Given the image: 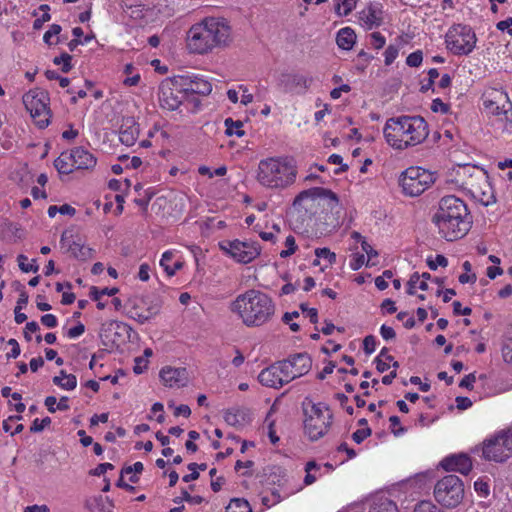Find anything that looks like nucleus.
<instances>
[{
  "instance_id": "nucleus-6",
  "label": "nucleus",
  "mask_w": 512,
  "mask_h": 512,
  "mask_svg": "<svg viewBox=\"0 0 512 512\" xmlns=\"http://www.w3.org/2000/svg\"><path fill=\"white\" fill-rule=\"evenodd\" d=\"M303 410L306 416L304 420L305 434L311 441H316L323 437L332 424V413L329 407L323 403H313L305 399Z\"/></svg>"
},
{
  "instance_id": "nucleus-46",
  "label": "nucleus",
  "mask_w": 512,
  "mask_h": 512,
  "mask_svg": "<svg viewBox=\"0 0 512 512\" xmlns=\"http://www.w3.org/2000/svg\"><path fill=\"white\" fill-rule=\"evenodd\" d=\"M427 265L431 270H436L438 266L446 267L448 265V260L445 256L438 254L435 260L428 258Z\"/></svg>"
},
{
  "instance_id": "nucleus-55",
  "label": "nucleus",
  "mask_w": 512,
  "mask_h": 512,
  "mask_svg": "<svg viewBox=\"0 0 512 512\" xmlns=\"http://www.w3.org/2000/svg\"><path fill=\"white\" fill-rule=\"evenodd\" d=\"M476 381V376L474 373H470L468 375H466L459 383V386L462 387V388H466V389H469V390H472L473 389V384L475 383Z\"/></svg>"
},
{
  "instance_id": "nucleus-26",
  "label": "nucleus",
  "mask_w": 512,
  "mask_h": 512,
  "mask_svg": "<svg viewBox=\"0 0 512 512\" xmlns=\"http://www.w3.org/2000/svg\"><path fill=\"white\" fill-rule=\"evenodd\" d=\"M183 80H185L184 82L187 96L189 94H199L205 96L210 94L212 91L211 83L197 76H183Z\"/></svg>"
},
{
  "instance_id": "nucleus-41",
  "label": "nucleus",
  "mask_w": 512,
  "mask_h": 512,
  "mask_svg": "<svg viewBox=\"0 0 512 512\" xmlns=\"http://www.w3.org/2000/svg\"><path fill=\"white\" fill-rule=\"evenodd\" d=\"M50 424H51L50 417H45L42 420H39L38 418H36L32 422V425L30 426V432L39 433V432L43 431L46 427H48Z\"/></svg>"
},
{
  "instance_id": "nucleus-42",
  "label": "nucleus",
  "mask_w": 512,
  "mask_h": 512,
  "mask_svg": "<svg viewBox=\"0 0 512 512\" xmlns=\"http://www.w3.org/2000/svg\"><path fill=\"white\" fill-rule=\"evenodd\" d=\"M356 6V0H341L338 4L337 12L340 15H348Z\"/></svg>"
},
{
  "instance_id": "nucleus-21",
  "label": "nucleus",
  "mask_w": 512,
  "mask_h": 512,
  "mask_svg": "<svg viewBox=\"0 0 512 512\" xmlns=\"http://www.w3.org/2000/svg\"><path fill=\"white\" fill-rule=\"evenodd\" d=\"M160 378L168 387H183L187 384L188 374L185 368L164 367L160 371Z\"/></svg>"
},
{
  "instance_id": "nucleus-15",
  "label": "nucleus",
  "mask_w": 512,
  "mask_h": 512,
  "mask_svg": "<svg viewBox=\"0 0 512 512\" xmlns=\"http://www.w3.org/2000/svg\"><path fill=\"white\" fill-rule=\"evenodd\" d=\"M319 198H327L335 204L338 203V196L331 190L314 187L300 192L293 201L295 209L312 210L315 207V201Z\"/></svg>"
},
{
  "instance_id": "nucleus-23",
  "label": "nucleus",
  "mask_w": 512,
  "mask_h": 512,
  "mask_svg": "<svg viewBox=\"0 0 512 512\" xmlns=\"http://www.w3.org/2000/svg\"><path fill=\"white\" fill-rule=\"evenodd\" d=\"M476 171L480 173H487L484 169L475 165L460 166L456 173V182L460 183V185L464 189H467L469 191L470 189H472V184H478V180L475 176L477 175Z\"/></svg>"
},
{
  "instance_id": "nucleus-56",
  "label": "nucleus",
  "mask_w": 512,
  "mask_h": 512,
  "mask_svg": "<svg viewBox=\"0 0 512 512\" xmlns=\"http://www.w3.org/2000/svg\"><path fill=\"white\" fill-rule=\"evenodd\" d=\"M114 466L111 463H101L95 469L90 471V474L93 476H101L107 470H112Z\"/></svg>"
},
{
  "instance_id": "nucleus-13",
  "label": "nucleus",
  "mask_w": 512,
  "mask_h": 512,
  "mask_svg": "<svg viewBox=\"0 0 512 512\" xmlns=\"http://www.w3.org/2000/svg\"><path fill=\"white\" fill-rule=\"evenodd\" d=\"M219 248L239 263H250L260 255L261 247L257 242L223 240Z\"/></svg>"
},
{
  "instance_id": "nucleus-28",
  "label": "nucleus",
  "mask_w": 512,
  "mask_h": 512,
  "mask_svg": "<svg viewBox=\"0 0 512 512\" xmlns=\"http://www.w3.org/2000/svg\"><path fill=\"white\" fill-rule=\"evenodd\" d=\"M139 136V127L132 118L123 121L119 130V139L122 144L132 146Z\"/></svg>"
},
{
  "instance_id": "nucleus-35",
  "label": "nucleus",
  "mask_w": 512,
  "mask_h": 512,
  "mask_svg": "<svg viewBox=\"0 0 512 512\" xmlns=\"http://www.w3.org/2000/svg\"><path fill=\"white\" fill-rule=\"evenodd\" d=\"M53 383L64 390H73L77 386V379L73 374H70L65 380H62L60 376H55L53 377Z\"/></svg>"
},
{
  "instance_id": "nucleus-5",
  "label": "nucleus",
  "mask_w": 512,
  "mask_h": 512,
  "mask_svg": "<svg viewBox=\"0 0 512 512\" xmlns=\"http://www.w3.org/2000/svg\"><path fill=\"white\" fill-rule=\"evenodd\" d=\"M296 177V167L292 159L269 158L258 165L257 180L269 188H283L292 184Z\"/></svg>"
},
{
  "instance_id": "nucleus-17",
  "label": "nucleus",
  "mask_w": 512,
  "mask_h": 512,
  "mask_svg": "<svg viewBox=\"0 0 512 512\" xmlns=\"http://www.w3.org/2000/svg\"><path fill=\"white\" fill-rule=\"evenodd\" d=\"M128 326L119 321H108L102 324L100 329V338L107 347H118L125 342L128 335Z\"/></svg>"
},
{
  "instance_id": "nucleus-18",
  "label": "nucleus",
  "mask_w": 512,
  "mask_h": 512,
  "mask_svg": "<svg viewBox=\"0 0 512 512\" xmlns=\"http://www.w3.org/2000/svg\"><path fill=\"white\" fill-rule=\"evenodd\" d=\"M284 379V369L280 361L263 369L258 375V380L262 385L275 389L281 388L283 385L289 383L284 381Z\"/></svg>"
},
{
  "instance_id": "nucleus-61",
  "label": "nucleus",
  "mask_w": 512,
  "mask_h": 512,
  "mask_svg": "<svg viewBox=\"0 0 512 512\" xmlns=\"http://www.w3.org/2000/svg\"><path fill=\"white\" fill-rule=\"evenodd\" d=\"M85 332V326L82 323H78L75 327H72L68 330L67 336L69 338H76L82 335Z\"/></svg>"
},
{
  "instance_id": "nucleus-60",
  "label": "nucleus",
  "mask_w": 512,
  "mask_h": 512,
  "mask_svg": "<svg viewBox=\"0 0 512 512\" xmlns=\"http://www.w3.org/2000/svg\"><path fill=\"white\" fill-rule=\"evenodd\" d=\"M380 334L385 340H392L396 337L394 329L387 325H382L380 328Z\"/></svg>"
},
{
  "instance_id": "nucleus-50",
  "label": "nucleus",
  "mask_w": 512,
  "mask_h": 512,
  "mask_svg": "<svg viewBox=\"0 0 512 512\" xmlns=\"http://www.w3.org/2000/svg\"><path fill=\"white\" fill-rule=\"evenodd\" d=\"M372 433V430L370 428H364V429H358L352 434L353 440L360 444L363 442L367 437H369Z\"/></svg>"
},
{
  "instance_id": "nucleus-3",
  "label": "nucleus",
  "mask_w": 512,
  "mask_h": 512,
  "mask_svg": "<svg viewBox=\"0 0 512 512\" xmlns=\"http://www.w3.org/2000/svg\"><path fill=\"white\" fill-rule=\"evenodd\" d=\"M231 310L237 313L247 327H260L273 318L276 306L269 295L251 289L236 297Z\"/></svg>"
},
{
  "instance_id": "nucleus-24",
  "label": "nucleus",
  "mask_w": 512,
  "mask_h": 512,
  "mask_svg": "<svg viewBox=\"0 0 512 512\" xmlns=\"http://www.w3.org/2000/svg\"><path fill=\"white\" fill-rule=\"evenodd\" d=\"M485 109L492 115L507 114L512 108V104L508 100L507 94L499 92L496 93L494 99H486L484 101Z\"/></svg>"
},
{
  "instance_id": "nucleus-53",
  "label": "nucleus",
  "mask_w": 512,
  "mask_h": 512,
  "mask_svg": "<svg viewBox=\"0 0 512 512\" xmlns=\"http://www.w3.org/2000/svg\"><path fill=\"white\" fill-rule=\"evenodd\" d=\"M431 110L433 112H441L446 114L449 111V105L442 102L441 99L436 98L432 101Z\"/></svg>"
},
{
  "instance_id": "nucleus-12",
  "label": "nucleus",
  "mask_w": 512,
  "mask_h": 512,
  "mask_svg": "<svg viewBox=\"0 0 512 512\" xmlns=\"http://www.w3.org/2000/svg\"><path fill=\"white\" fill-rule=\"evenodd\" d=\"M22 100L26 110L34 119L36 125L41 129L47 127L50 117L48 94L38 89L30 90L23 95Z\"/></svg>"
},
{
  "instance_id": "nucleus-36",
  "label": "nucleus",
  "mask_w": 512,
  "mask_h": 512,
  "mask_svg": "<svg viewBox=\"0 0 512 512\" xmlns=\"http://www.w3.org/2000/svg\"><path fill=\"white\" fill-rule=\"evenodd\" d=\"M369 512H397V507L392 501L385 499L375 503Z\"/></svg>"
},
{
  "instance_id": "nucleus-58",
  "label": "nucleus",
  "mask_w": 512,
  "mask_h": 512,
  "mask_svg": "<svg viewBox=\"0 0 512 512\" xmlns=\"http://www.w3.org/2000/svg\"><path fill=\"white\" fill-rule=\"evenodd\" d=\"M41 323L48 327V328H54L57 326V318L53 314H45L41 317Z\"/></svg>"
},
{
  "instance_id": "nucleus-9",
  "label": "nucleus",
  "mask_w": 512,
  "mask_h": 512,
  "mask_svg": "<svg viewBox=\"0 0 512 512\" xmlns=\"http://www.w3.org/2000/svg\"><path fill=\"white\" fill-rule=\"evenodd\" d=\"M435 182L434 174L421 167H409L402 172L399 183L403 193L415 197L421 195Z\"/></svg>"
},
{
  "instance_id": "nucleus-64",
  "label": "nucleus",
  "mask_w": 512,
  "mask_h": 512,
  "mask_svg": "<svg viewBox=\"0 0 512 512\" xmlns=\"http://www.w3.org/2000/svg\"><path fill=\"white\" fill-rule=\"evenodd\" d=\"M61 59L63 60V65L61 67V70L63 73H68L71 69H72V64H71V60H72V56L66 52H63L61 54Z\"/></svg>"
},
{
  "instance_id": "nucleus-11",
  "label": "nucleus",
  "mask_w": 512,
  "mask_h": 512,
  "mask_svg": "<svg viewBox=\"0 0 512 512\" xmlns=\"http://www.w3.org/2000/svg\"><path fill=\"white\" fill-rule=\"evenodd\" d=\"M477 38L473 30L466 25H455L445 36L447 48L455 55H468L475 48Z\"/></svg>"
},
{
  "instance_id": "nucleus-57",
  "label": "nucleus",
  "mask_w": 512,
  "mask_h": 512,
  "mask_svg": "<svg viewBox=\"0 0 512 512\" xmlns=\"http://www.w3.org/2000/svg\"><path fill=\"white\" fill-rule=\"evenodd\" d=\"M452 305H453V313L455 315L468 316L472 313L471 308H469V307L463 308L459 301H454Z\"/></svg>"
},
{
  "instance_id": "nucleus-43",
  "label": "nucleus",
  "mask_w": 512,
  "mask_h": 512,
  "mask_svg": "<svg viewBox=\"0 0 512 512\" xmlns=\"http://www.w3.org/2000/svg\"><path fill=\"white\" fill-rule=\"evenodd\" d=\"M18 266L22 272H34L36 273L39 270L38 265H26L27 257L23 254L18 255L17 257Z\"/></svg>"
},
{
  "instance_id": "nucleus-45",
  "label": "nucleus",
  "mask_w": 512,
  "mask_h": 512,
  "mask_svg": "<svg viewBox=\"0 0 512 512\" xmlns=\"http://www.w3.org/2000/svg\"><path fill=\"white\" fill-rule=\"evenodd\" d=\"M422 60V51L418 50L408 55V57L406 58V64L410 67H418L421 65Z\"/></svg>"
},
{
  "instance_id": "nucleus-14",
  "label": "nucleus",
  "mask_w": 512,
  "mask_h": 512,
  "mask_svg": "<svg viewBox=\"0 0 512 512\" xmlns=\"http://www.w3.org/2000/svg\"><path fill=\"white\" fill-rule=\"evenodd\" d=\"M284 369V381L292 380L307 374L312 367V359L306 352L296 353L288 359L280 361Z\"/></svg>"
},
{
  "instance_id": "nucleus-7",
  "label": "nucleus",
  "mask_w": 512,
  "mask_h": 512,
  "mask_svg": "<svg viewBox=\"0 0 512 512\" xmlns=\"http://www.w3.org/2000/svg\"><path fill=\"white\" fill-rule=\"evenodd\" d=\"M512 456V427L503 429L484 440L482 457L487 461L503 463Z\"/></svg>"
},
{
  "instance_id": "nucleus-59",
  "label": "nucleus",
  "mask_w": 512,
  "mask_h": 512,
  "mask_svg": "<svg viewBox=\"0 0 512 512\" xmlns=\"http://www.w3.org/2000/svg\"><path fill=\"white\" fill-rule=\"evenodd\" d=\"M144 469V466L141 462H136L132 466L124 467L121 470V474H131V473H141Z\"/></svg>"
},
{
  "instance_id": "nucleus-30",
  "label": "nucleus",
  "mask_w": 512,
  "mask_h": 512,
  "mask_svg": "<svg viewBox=\"0 0 512 512\" xmlns=\"http://www.w3.org/2000/svg\"><path fill=\"white\" fill-rule=\"evenodd\" d=\"M356 41V34L350 27L342 28L338 31L336 42L339 48L350 50Z\"/></svg>"
},
{
  "instance_id": "nucleus-29",
  "label": "nucleus",
  "mask_w": 512,
  "mask_h": 512,
  "mask_svg": "<svg viewBox=\"0 0 512 512\" xmlns=\"http://www.w3.org/2000/svg\"><path fill=\"white\" fill-rule=\"evenodd\" d=\"M85 508L90 512H112L114 503L109 497L97 495L86 499Z\"/></svg>"
},
{
  "instance_id": "nucleus-49",
  "label": "nucleus",
  "mask_w": 512,
  "mask_h": 512,
  "mask_svg": "<svg viewBox=\"0 0 512 512\" xmlns=\"http://www.w3.org/2000/svg\"><path fill=\"white\" fill-rule=\"evenodd\" d=\"M376 338L373 335H368L363 340V350L366 354H371L375 351Z\"/></svg>"
},
{
  "instance_id": "nucleus-62",
  "label": "nucleus",
  "mask_w": 512,
  "mask_h": 512,
  "mask_svg": "<svg viewBox=\"0 0 512 512\" xmlns=\"http://www.w3.org/2000/svg\"><path fill=\"white\" fill-rule=\"evenodd\" d=\"M183 499L191 504L198 505L204 501V498L199 495L192 496L186 490L182 491Z\"/></svg>"
},
{
  "instance_id": "nucleus-16",
  "label": "nucleus",
  "mask_w": 512,
  "mask_h": 512,
  "mask_svg": "<svg viewBox=\"0 0 512 512\" xmlns=\"http://www.w3.org/2000/svg\"><path fill=\"white\" fill-rule=\"evenodd\" d=\"M126 308L128 317L140 324L149 321L160 311V305L158 303L148 304L142 298L130 299L126 304Z\"/></svg>"
},
{
  "instance_id": "nucleus-4",
  "label": "nucleus",
  "mask_w": 512,
  "mask_h": 512,
  "mask_svg": "<svg viewBox=\"0 0 512 512\" xmlns=\"http://www.w3.org/2000/svg\"><path fill=\"white\" fill-rule=\"evenodd\" d=\"M387 143L399 150L422 143L428 136V125L421 116L389 118L383 129Z\"/></svg>"
},
{
  "instance_id": "nucleus-22",
  "label": "nucleus",
  "mask_w": 512,
  "mask_h": 512,
  "mask_svg": "<svg viewBox=\"0 0 512 512\" xmlns=\"http://www.w3.org/2000/svg\"><path fill=\"white\" fill-rule=\"evenodd\" d=\"M441 466L446 471H457L467 475L472 469V461L466 454L451 455L441 461Z\"/></svg>"
},
{
  "instance_id": "nucleus-48",
  "label": "nucleus",
  "mask_w": 512,
  "mask_h": 512,
  "mask_svg": "<svg viewBox=\"0 0 512 512\" xmlns=\"http://www.w3.org/2000/svg\"><path fill=\"white\" fill-rule=\"evenodd\" d=\"M366 22L371 26H379L381 23V17L379 16V12L376 9L370 7L366 15Z\"/></svg>"
},
{
  "instance_id": "nucleus-40",
  "label": "nucleus",
  "mask_w": 512,
  "mask_h": 512,
  "mask_svg": "<svg viewBox=\"0 0 512 512\" xmlns=\"http://www.w3.org/2000/svg\"><path fill=\"white\" fill-rule=\"evenodd\" d=\"M62 28L60 25L58 24H52L50 29L48 31L45 32L44 36H43V40L46 44L48 45H53V44H58L59 43V38L56 40L55 43H53L51 41V38L53 36H57L60 34Z\"/></svg>"
},
{
  "instance_id": "nucleus-39",
  "label": "nucleus",
  "mask_w": 512,
  "mask_h": 512,
  "mask_svg": "<svg viewBox=\"0 0 512 512\" xmlns=\"http://www.w3.org/2000/svg\"><path fill=\"white\" fill-rule=\"evenodd\" d=\"M285 246L287 247L286 250H282L280 252V257L287 258L294 254L297 250V245L295 238L292 235H289L285 240Z\"/></svg>"
},
{
  "instance_id": "nucleus-31",
  "label": "nucleus",
  "mask_w": 512,
  "mask_h": 512,
  "mask_svg": "<svg viewBox=\"0 0 512 512\" xmlns=\"http://www.w3.org/2000/svg\"><path fill=\"white\" fill-rule=\"evenodd\" d=\"M54 167L60 174H70L74 169L71 152H63L54 161Z\"/></svg>"
},
{
  "instance_id": "nucleus-8",
  "label": "nucleus",
  "mask_w": 512,
  "mask_h": 512,
  "mask_svg": "<svg viewBox=\"0 0 512 512\" xmlns=\"http://www.w3.org/2000/svg\"><path fill=\"white\" fill-rule=\"evenodd\" d=\"M436 501L446 508L457 507L464 498V484L456 475H447L434 487Z\"/></svg>"
},
{
  "instance_id": "nucleus-32",
  "label": "nucleus",
  "mask_w": 512,
  "mask_h": 512,
  "mask_svg": "<svg viewBox=\"0 0 512 512\" xmlns=\"http://www.w3.org/2000/svg\"><path fill=\"white\" fill-rule=\"evenodd\" d=\"M69 251L72 253V255L81 261H86L88 259H91L94 254V250L90 247L85 246L84 244H81L79 242L74 241L69 246Z\"/></svg>"
},
{
  "instance_id": "nucleus-10",
  "label": "nucleus",
  "mask_w": 512,
  "mask_h": 512,
  "mask_svg": "<svg viewBox=\"0 0 512 512\" xmlns=\"http://www.w3.org/2000/svg\"><path fill=\"white\" fill-rule=\"evenodd\" d=\"M183 76L178 75L164 79L158 89L159 104L169 111L177 110L187 97Z\"/></svg>"
},
{
  "instance_id": "nucleus-38",
  "label": "nucleus",
  "mask_w": 512,
  "mask_h": 512,
  "mask_svg": "<svg viewBox=\"0 0 512 512\" xmlns=\"http://www.w3.org/2000/svg\"><path fill=\"white\" fill-rule=\"evenodd\" d=\"M174 254L172 251H166L163 253L162 258L160 260V265L163 267L164 271L168 276H173L175 274V269H172L170 266V261L172 260Z\"/></svg>"
},
{
  "instance_id": "nucleus-37",
  "label": "nucleus",
  "mask_w": 512,
  "mask_h": 512,
  "mask_svg": "<svg viewBox=\"0 0 512 512\" xmlns=\"http://www.w3.org/2000/svg\"><path fill=\"white\" fill-rule=\"evenodd\" d=\"M413 512H445L431 501H421L416 504Z\"/></svg>"
},
{
  "instance_id": "nucleus-20",
  "label": "nucleus",
  "mask_w": 512,
  "mask_h": 512,
  "mask_svg": "<svg viewBox=\"0 0 512 512\" xmlns=\"http://www.w3.org/2000/svg\"><path fill=\"white\" fill-rule=\"evenodd\" d=\"M311 81L302 74L282 73L278 85L284 92H298V89L307 90Z\"/></svg>"
},
{
  "instance_id": "nucleus-63",
  "label": "nucleus",
  "mask_w": 512,
  "mask_h": 512,
  "mask_svg": "<svg viewBox=\"0 0 512 512\" xmlns=\"http://www.w3.org/2000/svg\"><path fill=\"white\" fill-rule=\"evenodd\" d=\"M496 27L500 31H507V33L510 36H512V17L507 18L506 20L498 22Z\"/></svg>"
},
{
  "instance_id": "nucleus-19",
  "label": "nucleus",
  "mask_w": 512,
  "mask_h": 512,
  "mask_svg": "<svg viewBox=\"0 0 512 512\" xmlns=\"http://www.w3.org/2000/svg\"><path fill=\"white\" fill-rule=\"evenodd\" d=\"M476 178L478 184H472V189L469 192L472 196L478 199L483 205L487 206L492 202H495V197L492 193V187L489 183V177L487 173H480L478 171Z\"/></svg>"
},
{
  "instance_id": "nucleus-27",
  "label": "nucleus",
  "mask_w": 512,
  "mask_h": 512,
  "mask_svg": "<svg viewBox=\"0 0 512 512\" xmlns=\"http://www.w3.org/2000/svg\"><path fill=\"white\" fill-rule=\"evenodd\" d=\"M225 422L234 427L244 426L251 422L250 411L247 408H230L224 411Z\"/></svg>"
},
{
  "instance_id": "nucleus-47",
  "label": "nucleus",
  "mask_w": 512,
  "mask_h": 512,
  "mask_svg": "<svg viewBox=\"0 0 512 512\" xmlns=\"http://www.w3.org/2000/svg\"><path fill=\"white\" fill-rule=\"evenodd\" d=\"M398 53H399L398 47H396L394 45H389L384 52L385 64L391 65L394 62V60L397 58Z\"/></svg>"
},
{
  "instance_id": "nucleus-2",
  "label": "nucleus",
  "mask_w": 512,
  "mask_h": 512,
  "mask_svg": "<svg viewBox=\"0 0 512 512\" xmlns=\"http://www.w3.org/2000/svg\"><path fill=\"white\" fill-rule=\"evenodd\" d=\"M231 27L224 18H206L193 25L187 34V47L192 53L205 54L231 42Z\"/></svg>"
},
{
  "instance_id": "nucleus-44",
  "label": "nucleus",
  "mask_w": 512,
  "mask_h": 512,
  "mask_svg": "<svg viewBox=\"0 0 512 512\" xmlns=\"http://www.w3.org/2000/svg\"><path fill=\"white\" fill-rule=\"evenodd\" d=\"M315 255L317 258L326 259L330 264H333L336 261V254L331 252L328 248H317L315 250Z\"/></svg>"
},
{
  "instance_id": "nucleus-1",
  "label": "nucleus",
  "mask_w": 512,
  "mask_h": 512,
  "mask_svg": "<svg viewBox=\"0 0 512 512\" xmlns=\"http://www.w3.org/2000/svg\"><path fill=\"white\" fill-rule=\"evenodd\" d=\"M432 222L437 226L442 238L455 241L469 232L472 218L462 199L447 195L440 199L437 211L432 216Z\"/></svg>"
},
{
  "instance_id": "nucleus-34",
  "label": "nucleus",
  "mask_w": 512,
  "mask_h": 512,
  "mask_svg": "<svg viewBox=\"0 0 512 512\" xmlns=\"http://www.w3.org/2000/svg\"><path fill=\"white\" fill-rule=\"evenodd\" d=\"M225 512H251V507L246 500L234 498L226 507Z\"/></svg>"
},
{
  "instance_id": "nucleus-51",
  "label": "nucleus",
  "mask_w": 512,
  "mask_h": 512,
  "mask_svg": "<svg viewBox=\"0 0 512 512\" xmlns=\"http://www.w3.org/2000/svg\"><path fill=\"white\" fill-rule=\"evenodd\" d=\"M474 489L483 497L489 495V485L483 479H478L474 482Z\"/></svg>"
},
{
  "instance_id": "nucleus-33",
  "label": "nucleus",
  "mask_w": 512,
  "mask_h": 512,
  "mask_svg": "<svg viewBox=\"0 0 512 512\" xmlns=\"http://www.w3.org/2000/svg\"><path fill=\"white\" fill-rule=\"evenodd\" d=\"M224 123L226 127V134L228 136L236 135L238 137H242L245 134L244 130L242 129V121H234L232 118H227Z\"/></svg>"
},
{
  "instance_id": "nucleus-52",
  "label": "nucleus",
  "mask_w": 512,
  "mask_h": 512,
  "mask_svg": "<svg viewBox=\"0 0 512 512\" xmlns=\"http://www.w3.org/2000/svg\"><path fill=\"white\" fill-rule=\"evenodd\" d=\"M12 347L11 351L6 354L7 359H16L20 355V346L16 339H10L7 342Z\"/></svg>"
},
{
  "instance_id": "nucleus-25",
  "label": "nucleus",
  "mask_w": 512,
  "mask_h": 512,
  "mask_svg": "<svg viewBox=\"0 0 512 512\" xmlns=\"http://www.w3.org/2000/svg\"><path fill=\"white\" fill-rule=\"evenodd\" d=\"M71 156L75 169H93L97 163L93 154L82 147L72 149Z\"/></svg>"
},
{
  "instance_id": "nucleus-54",
  "label": "nucleus",
  "mask_w": 512,
  "mask_h": 512,
  "mask_svg": "<svg viewBox=\"0 0 512 512\" xmlns=\"http://www.w3.org/2000/svg\"><path fill=\"white\" fill-rule=\"evenodd\" d=\"M371 45L375 49H381L385 45V37L380 32L371 34Z\"/></svg>"
}]
</instances>
